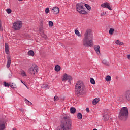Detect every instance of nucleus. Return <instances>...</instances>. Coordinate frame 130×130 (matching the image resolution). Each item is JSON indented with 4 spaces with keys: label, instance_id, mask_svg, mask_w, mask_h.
Returning <instances> with one entry per match:
<instances>
[{
    "label": "nucleus",
    "instance_id": "f03ea898",
    "mask_svg": "<svg viewBox=\"0 0 130 130\" xmlns=\"http://www.w3.org/2000/svg\"><path fill=\"white\" fill-rule=\"evenodd\" d=\"M75 93L77 96H81V95H83L84 90H85V85H84L83 81H78L75 85Z\"/></svg>",
    "mask_w": 130,
    "mask_h": 130
},
{
    "label": "nucleus",
    "instance_id": "58836bf2",
    "mask_svg": "<svg viewBox=\"0 0 130 130\" xmlns=\"http://www.w3.org/2000/svg\"><path fill=\"white\" fill-rule=\"evenodd\" d=\"M19 80H20L21 82L23 84V85H24V86H25V87H26V88H28V87H27V85H26V84H24V82H23V80H21V79H19Z\"/></svg>",
    "mask_w": 130,
    "mask_h": 130
},
{
    "label": "nucleus",
    "instance_id": "79ce46f5",
    "mask_svg": "<svg viewBox=\"0 0 130 130\" xmlns=\"http://www.w3.org/2000/svg\"><path fill=\"white\" fill-rule=\"evenodd\" d=\"M0 30H1V31H2V30H3V26H2V24H1V23H0Z\"/></svg>",
    "mask_w": 130,
    "mask_h": 130
},
{
    "label": "nucleus",
    "instance_id": "393cba45",
    "mask_svg": "<svg viewBox=\"0 0 130 130\" xmlns=\"http://www.w3.org/2000/svg\"><path fill=\"white\" fill-rule=\"evenodd\" d=\"M24 100L26 104H27L28 105H29L30 106H31V105H32V103L29 101V100H27V99H24Z\"/></svg>",
    "mask_w": 130,
    "mask_h": 130
},
{
    "label": "nucleus",
    "instance_id": "8fccbe9b",
    "mask_svg": "<svg viewBox=\"0 0 130 130\" xmlns=\"http://www.w3.org/2000/svg\"><path fill=\"white\" fill-rule=\"evenodd\" d=\"M93 130H98L97 129H96V128H94V129H93Z\"/></svg>",
    "mask_w": 130,
    "mask_h": 130
},
{
    "label": "nucleus",
    "instance_id": "20e7f679",
    "mask_svg": "<svg viewBox=\"0 0 130 130\" xmlns=\"http://www.w3.org/2000/svg\"><path fill=\"white\" fill-rule=\"evenodd\" d=\"M128 117V109L126 107H122L119 114V118L121 120H126Z\"/></svg>",
    "mask_w": 130,
    "mask_h": 130
},
{
    "label": "nucleus",
    "instance_id": "6ab92c4d",
    "mask_svg": "<svg viewBox=\"0 0 130 130\" xmlns=\"http://www.w3.org/2000/svg\"><path fill=\"white\" fill-rule=\"evenodd\" d=\"M20 75H21L22 77H27V74L26 73V72L23 70H20Z\"/></svg>",
    "mask_w": 130,
    "mask_h": 130
},
{
    "label": "nucleus",
    "instance_id": "ea45409f",
    "mask_svg": "<svg viewBox=\"0 0 130 130\" xmlns=\"http://www.w3.org/2000/svg\"><path fill=\"white\" fill-rule=\"evenodd\" d=\"M77 36H78V37H82V35H81V34H80V32L79 34H78L77 35H76Z\"/></svg>",
    "mask_w": 130,
    "mask_h": 130
},
{
    "label": "nucleus",
    "instance_id": "423d86ee",
    "mask_svg": "<svg viewBox=\"0 0 130 130\" xmlns=\"http://www.w3.org/2000/svg\"><path fill=\"white\" fill-rule=\"evenodd\" d=\"M84 8V4L83 3H78L76 5V10L79 14H82L85 15L87 14V12L83 10Z\"/></svg>",
    "mask_w": 130,
    "mask_h": 130
},
{
    "label": "nucleus",
    "instance_id": "de8ad7c7",
    "mask_svg": "<svg viewBox=\"0 0 130 130\" xmlns=\"http://www.w3.org/2000/svg\"><path fill=\"white\" fill-rule=\"evenodd\" d=\"M13 130H17V129L16 128H14Z\"/></svg>",
    "mask_w": 130,
    "mask_h": 130
},
{
    "label": "nucleus",
    "instance_id": "0eeeda50",
    "mask_svg": "<svg viewBox=\"0 0 130 130\" xmlns=\"http://www.w3.org/2000/svg\"><path fill=\"white\" fill-rule=\"evenodd\" d=\"M38 71V67L36 65H32L28 70V73L30 75L35 76L37 74Z\"/></svg>",
    "mask_w": 130,
    "mask_h": 130
},
{
    "label": "nucleus",
    "instance_id": "e433bc0d",
    "mask_svg": "<svg viewBox=\"0 0 130 130\" xmlns=\"http://www.w3.org/2000/svg\"><path fill=\"white\" fill-rule=\"evenodd\" d=\"M45 13H46V14H48V13H49V8H47L46 9Z\"/></svg>",
    "mask_w": 130,
    "mask_h": 130
},
{
    "label": "nucleus",
    "instance_id": "ddd939ff",
    "mask_svg": "<svg viewBox=\"0 0 130 130\" xmlns=\"http://www.w3.org/2000/svg\"><path fill=\"white\" fill-rule=\"evenodd\" d=\"M94 49L96 52L97 54L99 55L100 54V46L99 45H96L94 46Z\"/></svg>",
    "mask_w": 130,
    "mask_h": 130
},
{
    "label": "nucleus",
    "instance_id": "473e14b6",
    "mask_svg": "<svg viewBox=\"0 0 130 130\" xmlns=\"http://www.w3.org/2000/svg\"><path fill=\"white\" fill-rule=\"evenodd\" d=\"M4 85L5 86V87H8L9 88V87H10V86H11V85L9 84V83L4 82Z\"/></svg>",
    "mask_w": 130,
    "mask_h": 130
},
{
    "label": "nucleus",
    "instance_id": "f3484780",
    "mask_svg": "<svg viewBox=\"0 0 130 130\" xmlns=\"http://www.w3.org/2000/svg\"><path fill=\"white\" fill-rule=\"evenodd\" d=\"M100 101V99H99V98H96L93 100L92 104H93V105H96V104H97V103L99 102Z\"/></svg>",
    "mask_w": 130,
    "mask_h": 130
},
{
    "label": "nucleus",
    "instance_id": "a19ab883",
    "mask_svg": "<svg viewBox=\"0 0 130 130\" xmlns=\"http://www.w3.org/2000/svg\"><path fill=\"white\" fill-rule=\"evenodd\" d=\"M19 110H20V111H21V112H24V109H23L20 108V109H19Z\"/></svg>",
    "mask_w": 130,
    "mask_h": 130
},
{
    "label": "nucleus",
    "instance_id": "c03bdc74",
    "mask_svg": "<svg viewBox=\"0 0 130 130\" xmlns=\"http://www.w3.org/2000/svg\"><path fill=\"white\" fill-rule=\"evenodd\" d=\"M86 111H87V112H90V110H89V108H86Z\"/></svg>",
    "mask_w": 130,
    "mask_h": 130
},
{
    "label": "nucleus",
    "instance_id": "4c0bfd02",
    "mask_svg": "<svg viewBox=\"0 0 130 130\" xmlns=\"http://www.w3.org/2000/svg\"><path fill=\"white\" fill-rule=\"evenodd\" d=\"M80 32L79 31V30H78V29H75V33L76 35H77Z\"/></svg>",
    "mask_w": 130,
    "mask_h": 130
},
{
    "label": "nucleus",
    "instance_id": "f704fd0d",
    "mask_svg": "<svg viewBox=\"0 0 130 130\" xmlns=\"http://www.w3.org/2000/svg\"><path fill=\"white\" fill-rule=\"evenodd\" d=\"M59 100V98H58V96H55L54 98V101H57L58 100Z\"/></svg>",
    "mask_w": 130,
    "mask_h": 130
},
{
    "label": "nucleus",
    "instance_id": "39448f33",
    "mask_svg": "<svg viewBox=\"0 0 130 130\" xmlns=\"http://www.w3.org/2000/svg\"><path fill=\"white\" fill-rule=\"evenodd\" d=\"M118 100L121 102L125 101V100L130 101V90L126 91L122 95H120L118 98Z\"/></svg>",
    "mask_w": 130,
    "mask_h": 130
},
{
    "label": "nucleus",
    "instance_id": "c756f323",
    "mask_svg": "<svg viewBox=\"0 0 130 130\" xmlns=\"http://www.w3.org/2000/svg\"><path fill=\"white\" fill-rule=\"evenodd\" d=\"M90 83H91V84H92V85H95L96 84V83L95 82V80H94V78H90Z\"/></svg>",
    "mask_w": 130,
    "mask_h": 130
},
{
    "label": "nucleus",
    "instance_id": "bb28decb",
    "mask_svg": "<svg viewBox=\"0 0 130 130\" xmlns=\"http://www.w3.org/2000/svg\"><path fill=\"white\" fill-rule=\"evenodd\" d=\"M111 80V77L109 75H108L106 77V81L107 82H109Z\"/></svg>",
    "mask_w": 130,
    "mask_h": 130
},
{
    "label": "nucleus",
    "instance_id": "49530a36",
    "mask_svg": "<svg viewBox=\"0 0 130 130\" xmlns=\"http://www.w3.org/2000/svg\"><path fill=\"white\" fill-rule=\"evenodd\" d=\"M106 130H109V129H111V128H108V127H107L106 128Z\"/></svg>",
    "mask_w": 130,
    "mask_h": 130
},
{
    "label": "nucleus",
    "instance_id": "aec40b11",
    "mask_svg": "<svg viewBox=\"0 0 130 130\" xmlns=\"http://www.w3.org/2000/svg\"><path fill=\"white\" fill-rule=\"evenodd\" d=\"M77 117L78 119L81 120L83 119V115L81 113H78L77 115Z\"/></svg>",
    "mask_w": 130,
    "mask_h": 130
},
{
    "label": "nucleus",
    "instance_id": "2eb2a0df",
    "mask_svg": "<svg viewBox=\"0 0 130 130\" xmlns=\"http://www.w3.org/2000/svg\"><path fill=\"white\" fill-rule=\"evenodd\" d=\"M5 52L6 54H9V44H8V43H5Z\"/></svg>",
    "mask_w": 130,
    "mask_h": 130
},
{
    "label": "nucleus",
    "instance_id": "a18cd8bd",
    "mask_svg": "<svg viewBox=\"0 0 130 130\" xmlns=\"http://www.w3.org/2000/svg\"><path fill=\"white\" fill-rule=\"evenodd\" d=\"M106 14V13H104V12H103L101 14V16H104L105 14Z\"/></svg>",
    "mask_w": 130,
    "mask_h": 130
},
{
    "label": "nucleus",
    "instance_id": "c9c22d12",
    "mask_svg": "<svg viewBox=\"0 0 130 130\" xmlns=\"http://www.w3.org/2000/svg\"><path fill=\"white\" fill-rule=\"evenodd\" d=\"M49 25L50 26V27H52V26H53V22H52V21H49Z\"/></svg>",
    "mask_w": 130,
    "mask_h": 130
},
{
    "label": "nucleus",
    "instance_id": "72a5a7b5",
    "mask_svg": "<svg viewBox=\"0 0 130 130\" xmlns=\"http://www.w3.org/2000/svg\"><path fill=\"white\" fill-rule=\"evenodd\" d=\"M6 12L8 14H11V13H12V10H11V9H8Z\"/></svg>",
    "mask_w": 130,
    "mask_h": 130
},
{
    "label": "nucleus",
    "instance_id": "b1692460",
    "mask_svg": "<svg viewBox=\"0 0 130 130\" xmlns=\"http://www.w3.org/2000/svg\"><path fill=\"white\" fill-rule=\"evenodd\" d=\"M76 108H73V107L70 108L71 113H72L73 114H74V113H76Z\"/></svg>",
    "mask_w": 130,
    "mask_h": 130
},
{
    "label": "nucleus",
    "instance_id": "2f4dec72",
    "mask_svg": "<svg viewBox=\"0 0 130 130\" xmlns=\"http://www.w3.org/2000/svg\"><path fill=\"white\" fill-rule=\"evenodd\" d=\"M41 36H42V37H43V38H45V39L47 38V36L46 35H45V34L43 32L41 34Z\"/></svg>",
    "mask_w": 130,
    "mask_h": 130
},
{
    "label": "nucleus",
    "instance_id": "cd10ccee",
    "mask_svg": "<svg viewBox=\"0 0 130 130\" xmlns=\"http://www.w3.org/2000/svg\"><path fill=\"white\" fill-rule=\"evenodd\" d=\"M10 87L12 88V89H17V85H16L15 83H12L11 85H10Z\"/></svg>",
    "mask_w": 130,
    "mask_h": 130
},
{
    "label": "nucleus",
    "instance_id": "6e6552de",
    "mask_svg": "<svg viewBox=\"0 0 130 130\" xmlns=\"http://www.w3.org/2000/svg\"><path fill=\"white\" fill-rule=\"evenodd\" d=\"M23 23L21 21H16L13 23V28L14 30H19L22 28Z\"/></svg>",
    "mask_w": 130,
    "mask_h": 130
},
{
    "label": "nucleus",
    "instance_id": "dca6fc26",
    "mask_svg": "<svg viewBox=\"0 0 130 130\" xmlns=\"http://www.w3.org/2000/svg\"><path fill=\"white\" fill-rule=\"evenodd\" d=\"M11 57L8 56L7 57V68H9L11 66Z\"/></svg>",
    "mask_w": 130,
    "mask_h": 130
},
{
    "label": "nucleus",
    "instance_id": "7c9ffc66",
    "mask_svg": "<svg viewBox=\"0 0 130 130\" xmlns=\"http://www.w3.org/2000/svg\"><path fill=\"white\" fill-rule=\"evenodd\" d=\"M113 32H114V29L110 28L109 31V34H110L111 35H112V34H113Z\"/></svg>",
    "mask_w": 130,
    "mask_h": 130
},
{
    "label": "nucleus",
    "instance_id": "7ed1b4c3",
    "mask_svg": "<svg viewBox=\"0 0 130 130\" xmlns=\"http://www.w3.org/2000/svg\"><path fill=\"white\" fill-rule=\"evenodd\" d=\"M63 120L64 121L63 124L60 125L61 130H71L72 129V121L69 117H64Z\"/></svg>",
    "mask_w": 130,
    "mask_h": 130
},
{
    "label": "nucleus",
    "instance_id": "09e8293b",
    "mask_svg": "<svg viewBox=\"0 0 130 130\" xmlns=\"http://www.w3.org/2000/svg\"><path fill=\"white\" fill-rule=\"evenodd\" d=\"M19 1V2H22V1H23V0H18Z\"/></svg>",
    "mask_w": 130,
    "mask_h": 130
},
{
    "label": "nucleus",
    "instance_id": "37998d69",
    "mask_svg": "<svg viewBox=\"0 0 130 130\" xmlns=\"http://www.w3.org/2000/svg\"><path fill=\"white\" fill-rule=\"evenodd\" d=\"M127 58H128V59L130 60V54L127 55Z\"/></svg>",
    "mask_w": 130,
    "mask_h": 130
},
{
    "label": "nucleus",
    "instance_id": "4468645a",
    "mask_svg": "<svg viewBox=\"0 0 130 130\" xmlns=\"http://www.w3.org/2000/svg\"><path fill=\"white\" fill-rule=\"evenodd\" d=\"M6 128V121L0 122V130H4Z\"/></svg>",
    "mask_w": 130,
    "mask_h": 130
},
{
    "label": "nucleus",
    "instance_id": "4be33fe9",
    "mask_svg": "<svg viewBox=\"0 0 130 130\" xmlns=\"http://www.w3.org/2000/svg\"><path fill=\"white\" fill-rule=\"evenodd\" d=\"M28 54L30 56H34V51H33L32 50H30L28 51Z\"/></svg>",
    "mask_w": 130,
    "mask_h": 130
},
{
    "label": "nucleus",
    "instance_id": "9d476101",
    "mask_svg": "<svg viewBox=\"0 0 130 130\" xmlns=\"http://www.w3.org/2000/svg\"><path fill=\"white\" fill-rule=\"evenodd\" d=\"M103 119L105 121H107L109 119V114H108V111H106L103 114Z\"/></svg>",
    "mask_w": 130,
    "mask_h": 130
},
{
    "label": "nucleus",
    "instance_id": "5701e85b",
    "mask_svg": "<svg viewBox=\"0 0 130 130\" xmlns=\"http://www.w3.org/2000/svg\"><path fill=\"white\" fill-rule=\"evenodd\" d=\"M55 70L56 72H59L60 71V66L59 65H56L55 67Z\"/></svg>",
    "mask_w": 130,
    "mask_h": 130
},
{
    "label": "nucleus",
    "instance_id": "1a4fd4ad",
    "mask_svg": "<svg viewBox=\"0 0 130 130\" xmlns=\"http://www.w3.org/2000/svg\"><path fill=\"white\" fill-rule=\"evenodd\" d=\"M68 80H69V83H70V82L73 80V78L70 75H68L65 73L63 75L62 81V82H66V81H68Z\"/></svg>",
    "mask_w": 130,
    "mask_h": 130
},
{
    "label": "nucleus",
    "instance_id": "c85d7f7f",
    "mask_svg": "<svg viewBox=\"0 0 130 130\" xmlns=\"http://www.w3.org/2000/svg\"><path fill=\"white\" fill-rule=\"evenodd\" d=\"M84 6L86 8V9H87V10H88V11H91V6H90L89 5H88L87 4H85L84 5Z\"/></svg>",
    "mask_w": 130,
    "mask_h": 130
},
{
    "label": "nucleus",
    "instance_id": "412c9836",
    "mask_svg": "<svg viewBox=\"0 0 130 130\" xmlns=\"http://www.w3.org/2000/svg\"><path fill=\"white\" fill-rule=\"evenodd\" d=\"M116 44H117L118 45H123L124 44V43H123V42H121L119 40H117L115 42Z\"/></svg>",
    "mask_w": 130,
    "mask_h": 130
},
{
    "label": "nucleus",
    "instance_id": "f257e3e1",
    "mask_svg": "<svg viewBox=\"0 0 130 130\" xmlns=\"http://www.w3.org/2000/svg\"><path fill=\"white\" fill-rule=\"evenodd\" d=\"M82 40L83 45L85 47H92L94 45L93 42V31L91 29H87L84 35Z\"/></svg>",
    "mask_w": 130,
    "mask_h": 130
},
{
    "label": "nucleus",
    "instance_id": "a878e982",
    "mask_svg": "<svg viewBox=\"0 0 130 130\" xmlns=\"http://www.w3.org/2000/svg\"><path fill=\"white\" fill-rule=\"evenodd\" d=\"M102 62L103 64H105V66H109V62H108L106 60H103Z\"/></svg>",
    "mask_w": 130,
    "mask_h": 130
},
{
    "label": "nucleus",
    "instance_id": "f8f14e48",
    "mask_svg": "<svg viewBox=\"0 0 130 130\" xmlns=\"http://www.w3.org/2000/svg\"><path fill=\"white\" fill-rule=\"evenodd\" d=\"M52 13L54 15H57L59 13V8L57 7H54L52 9Z\"/></svg>",
    "mask_w": 130,
    "mask_h": 130
},
{
    "label": "nucleus",
    "instance_id": "9b49d317",
    "mask_svg": "<svg viewBox=\"0 0 130 130\" xmlns=\"http://www.w3.org/2000/svg\"><path fill=\"white\" fill-rule=\"evenodd\" d=\"M101 7L102 8H106V9H108L110 11L112 10V8L110 7V4L107 2L104 3L101 5Z\"/></svg>",
    "mask_w": 130,
    "mask_h": 130
},
{
    "label": "nucleus",
    "instance_id": "a211bd4d",
    "mask_svg": "<svg viewBox=\"0 0 130 130\" xmlns=\"http://www.w3.org/2000/svg\"><path fill=\"white\" fill-rule=\"evenodd\" d=\"M41 87L43 88V89H49V86L46 83L42 84Z\"/></svg>",
    "mask_w": 130,
    "mask_h": 130
}]
</instances>
